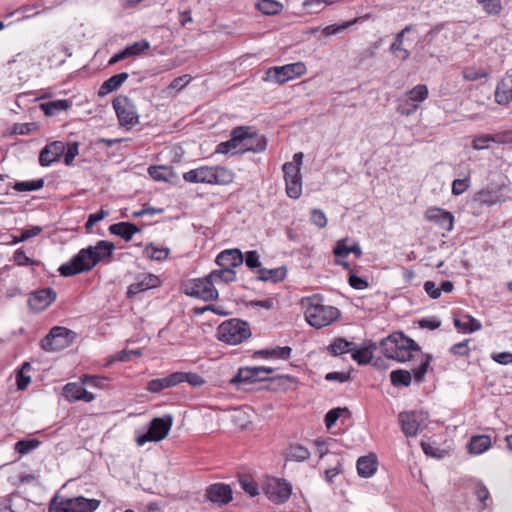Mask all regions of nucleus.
<instances>
[{
	"instance_id": "f257e3e1",
	"label": "nucleus",
	"mask_w": 512,
	"mask_h": 512,
	"mask_svg": "<svg viewBox=\"0 0 512 512\" xmlns=\"http://www.w3.org/2000/svg\"><path fill=\"white\" fill-rule=\"evenodd\" d=\"M115 245L106 240H100L95 246L81 249L68 262L59 268L60 275L70 277L92 270L99 262H105L112 257Z\"/></svg>"
},
{
	"instance_id": "f03ea898",
	"label": "nucleus",
	"mask_w": 512,
	"mask_h": 512,
	"mask_svg": "<svg viewBox=\"0 0 512 512\" xmlns=\"http://www.w3.org/2000/svg\"><path fill=\"white\" fill-rule=\"evenodd\" d=\"M266 148L264 136L252 131L250 127L239 126L232 130L228 141L217 145L215 152L220 154H238L244 152L259 153Z\"/></svg>"
},
{
	"instance_id": "7ed1b4c3",
	"label": "nucleus",
	"mask_w": 512,
	"mask_h": 512,
	"mask_svg": "<svg viewBox=\"0 0 512 512\" xmlns=\"http://www.w3.org/2000/svg\"><path fill=\"white\" fill-rule=\"evenodd\" d=\"M319 295L303 298L301 305L305 309V319L314 328L320 329L332 324L340 316L333 306L324 305Z\"/></svg>"
},
{
	"instance_id": "20e7f679",
	"label": "nucleus",
	"mask_w": 512,
	"mask_h": 512,
	"mask_svg": "<svg viewBox=\"0 0 512 512\" xmlns=\"http://www.w3.org/2000/svg\"><path fill=\"white\" fill-rule=\"evenodd\" d=\"M379 347L389 359L405 362L411 359L412 352L420 349L419 345L402 332H395L381 340Z\"/></svg>"
},
{
	"instance_id": "39448f33",
	"label": "nucleus",
	"mask_w": 512,
	"mask_h": 512,
	"mask_svg": "<svg viewBox=\"0 0 512 512\" xmlns=\"http://www.w3.org/2000/svg\"><path fill=\"white\" fill-rule=\"evenodd\" d=\"M234 177L232 170L223 166H201L183 174L186 182L210 185H228Z\"/></svg>"
},
{
	"instance_id": "423d86ee",
	"label": "nucleus",
	"mask_w": 512,
	"mask_h": 512,
	"mask_svg": "<svg viewBox=\"0 0 512 512\" xmlns=\"http://www.w3.org/2000/svg\"><path fill=\"white\" fill-rule=\"evenodd\" d=\"M250 336L249 324L237 318L226 320L217 328V338L229 345L240 344Z\"/></svg>"
},
{
	"instance_id": "0eeeda50",
	"label": "nucleus",
	"mask_w": 512,
	"mask_h": 512,
	"mask_svg": "<svg viewBox=\"0 0 512 512\" xmlns=\"http://www.w3.org/2000/svg\"><path fill=\"white\" fill-rule=\"evenodd\" d=\"M173 424L171 415L157 417L150 421L146 433L138 435L136 442L139 446H143L147 442H159L166 438Z\"/></svg>"
},
{
	"instance_id": "6e6552de",
	"label": "nucleus",
	"mask_w": 512,
	"mask_h": 512,
	"mask_svg": "<svg viewBox=\"0 0 512 512\" xmlns=\"http://www.w3.org/2000/svg\"><path fill=\"white\" fill-rule=\"evenodd\" d=\"M96 499H86L82 496L58 500L53 498L50 504L51 512H93L99 506Z\"/></svg>"
},
{
	"instance_id": "1a4fd4ad",
	"label": "nucleus",
	"mask_w": 512,
	"mask_h": 512,
	"mask_svg": "<svg viewBox=\"0 0 512 512\" xmlns=\"http://www.w3.org/2000/svg\"><path fill=\"white\" fill-rule=\"evenodd\" d=\"M428 94L426 85H416L405 94L404 98L399 100L396 111L403 116L414 114L420 108V104L427 99Z\"/></svg>"
},
{
	"instance_id": "9d476101",
	"label": "nucleus",
	"mask_w": 512,
	"mask_h": 512,
	"mask_svg": "<svg viewBox=\"0 0 512 512\" xmlns=\"http://www.w3.org/2000/svg\"><path fill=\"white\" fill-rule=\"evenodd\" d=\"M74 333L61 326L53 327L41 340V347L47 352L60 351L71 345Z\"/></svg>"
},
{
	"instance_id": "9b49d317",
	"label": "nucleus",
	"mask_w": 512,
	"mask_h": 512,
	"mask_svg": "<svg viewBox=\"0 0 512 512\" xmlns=\"http://www.w3.org/2000/svg\"><path fill=\"white\" fill-rule=\"evenodd\" d=\"M121 126L132 127L139 123V115L134 102L125 95H119L112 101Z\"/></svg>"
},
{
	"instance_id": "f8f14e48",
	"label": "nucleus",
	"mask_w": 512,
	"mask_h": 512,
	"mask_svg": "<svg viewBox=\"0 0 512 512\" xmlns=\"http://www.w3.org/2000/svg\"><path fill=\"white\" fill-rule=\"evenodd\" d=\"M184 292L190 297L203 301H213L219 297L218 290L208 276L190 280L185 284Z\"/></svg>"
},
{
	"instance_id": "ddd939ff",
	"label": "nucleus",
	"mask_w": 512,
	"mask_h": 512,
	"mask_svg": "<svg viewBox=\"0 0 512 512\" xmlns=\"http://www.w3.org/2000/svg\"><path fill=\"white\" fill-rule=\"evenodd\" d=\"M306 72V66L302 62L287 64L280 67H272L268 69L264 77L265 81L276 84H284Z\"/></svg>"
},
{
	"instance_id": "4468645a",
	"label": "nucleus",
	"mask_w": 512,
	"mask_h": 512,
	"mask_svg": "<svg viewBox=\"0 0 512 512\" xmlns=\"http://www.w3.org/2000/svg\"><path fill=\"white\" fill-rule=\"evenodd\" d=\"M274 369L267 366H255V367H244L240 368L237 374L232 378L231 383L242 385L251 384L255 382H262L269 380L270 378L264 376L265 374H271Z\"/></svg>"
},
{
	"instance_id": "2eb2a0df",
	"label": "nucleus",
	"mask_w": 512,
	"mask_h": 512,
	"mask_svg": "<svg viewBox=\"0 0 512 512\" xmlns=\"http://www.w3.org/2000/svg\"><path fill=\"white\" fill-rule=\"evenodd\" d=\"M282 169L287 196L292 199H298L302 194V175L300 168L296 164L285 163Z\"/></svg>"
},
{
	"instance_id": "dca6fc26",
	"label": "nucleus",
	"mask_w": 512,
	"mask_h": 512,
	"mask_svg": "<svg viewBox=\"0 0 512 512\" xmlns=\"http://www.w3.org/2000/svg\"><path fill=\"white\" fill-rule=\"evenodd\" d=\"M428 415L423 411L401 412L398 416L403 433L407 437L417 435L419 428L427 419Z\"/></svg>"
},
{
	"instance_id": "f3484780",
	"label": "nucleus",
	"mask_w": 512,
	"mask_h": 512,
	"mask_svg": "<svg viewBox=\"0 0 512 512\" xmlns=\"http://www.w3.org/2000/svg\"><path fill=\"white\" fill-rule=\"evenodd\" d=\"M292 487L285 480L271 479L265 488L267 497L274 503L281 504L286 502L291 495Z\"/></svg>"
},
{
	"instance_id": "a211bd4d",
	"label": "nucleus",
	"mask_w": 512,
	"mask_h": 512,
	"mask_svg": "<svg viewBox=\"0 0 512 512\" xmlns=\"http://www.w3.org/2000/svg\"><path fill=\"white\" fill-rule=\"evenodd\" d=\"M56 297L57 294L52 288H42L30 294L28 305L32 310L40 312L50 306L56 300Z\"/></svg>"
},
{
	"instance_id": "6ab92c4d",
	"label": "nucleus",
	"mask_w": 512,
	"mask_h": 512,
	"mask_svg": "<svg viewBox=\"0 0 512 512\" xmlns=\"http://www.w3.org/2000/svg\"><path fill=\"white\" fill-rule=\"evenodd\" d=\"M66 148V143L63 141H54L47 144L40 152L39 163L43 167L50 166L52 163L58 161L63 155Z\"/></svg>"
},
{
	"instance_id": "aec40b11",
	"label": "nucleus",
	"mask_w": 512,
	"mask_h": 512,
	"mask_svg": "<svg viewBox=\"0 0 512 512\" xmlns=\"http://www.w3.org/2000/svg\"><path fill=\"white\" fill-rule=\"evenodd\" d=\"M425 218L429 222L437 224L440 228L451 231L454 224V216L442 208L431 207L425 212Z\"/></svg>"
},
{
	"instance_id": "412c9836",
	"label": "nucleus",
	"mask_w": 512,
	"mask_h": 512,
	"mask_svg": "<svg viewBox=\"0 0 512 512\" xmlns=\"http://www.w3.org/2000/svg\"><path fill=\"white\" fill-rule=\"evenodd\" d=\"M160 283H161V281H160L159 277L154 274H151V273L140 274L137 277L136 282L132 283L128 287L127 296L129 298H131L140 292L158 287L160 285Z\"/></svg>"
},
{
	"instance_id": "4be33fe9",
	"label": "nucleus",
	"mask_w": 512,
	"mask_h": 512,
	"mask_svg": "<svg viewBox=\"0 0 512 512\" xmlns=\"http://www.w3.org/2000/svg\"><path fill=\"white\" fill-rule=\"evenodd\" d=\"M206 497L213 503L225 505L232 500V490L227 484H211L206 489Z\"/></svg>"
},
{
	"instance_id": "5701e85b",
	"label": "nucleus",
	"mask_w": 512,
	"mask_h": 512,
	"mask_svg": "<svg viewBox=\"0 0 512 512\" xmlns=\"http://www.w3.org/2000/svg\"><path fill=\"white\" fill-rule=\"evenodd\" d=\"M63 396L69 402L82 400L89 403L95 399V396L91 392H88L81 384L76 382L67 383L63 387Z\"/></svg>"
},
{
	"instance_id": "b1692460",
	"label": "nucleus",
	"mask_w": 512,
	"mask_h": 512,
	"mask_svg": "<svg viewBox=\"0 0 512 512\" xmlns=\"http://www.w3.org/2000/svg\"><path fill=\"white\" fill-rule=\"evenodd\" d=\"M244 256L239 249H228L218 254L216 263L219 267L233 269L240 266Z\"/></svg>"
},
{
	"instance_id": "393cba45",
	"label": "nucleus",
	"mask_w": 512,
	"mask_h": 512,
	"mask_svg": "<svg viewBox=\"0 0 512 512\" xmlns=\"http://www.w3.org/2000/svg\"><path fill=\"white\" fill-rule=\"evenodd\" d=\"M377 344L371 340L365 341L360 347L353 346L351 357L359 365L370 363L373 353L377 349Z\"/></svg>"
},
{
	"instance_id": "a878e982",
	"label": "nucleus",
	"mask_w": 512,
	"mask_h": 512,
	"mask_svg": "<svg viewBox=\"0 0 512 512\" xmlns=\"http://www.w3.org/2000/svg\"><path fill=\"white\" fill-rule=\"evenodd\" d=\"M109 232L113 235L121 237L125 241H130L134 234L140 232V229L134 223L119 222L110 225Z\"/></svg>"
},
{
	"instance_id": "bb28decb",
	"label": "nucleus",
	"mask_w": 512,
	"mask_h": 512,
	"mask_svg": "<svg viewBox=\"0 0 512 512\" xmlns=\"http://www.w3.org/2000/svg\"><path fill=\"white\" fill-rule=\"evenodd\" d=\"M129 74L127 72H122L116 75L111 76L109 79L105 80L99 88L98 95L103 97L122 86V84L128 79Z\"/></svg>"
},
{
	"instance_id": "cd10ccee",
	"label": "nucleus",
	"mask_w": 512,
	"mask_h": 512,
	"mask_svg": "<svg viewBox=\"0 0 512 512\" xmlns=\"http://www.w3.org/2000/svg\"><path fill=\"white\" fill-rule=\"evenodd\" d=\"M356 468L359 476L369 478L377 471V460L373 455L362 456L357 460Z\"/></svg>"
},
{
	"instance_id": "c85d7f7f",
	"label": "nucleus",
	"mask_w": 512,
	"mask_h": 512,
	"mask_svg": "<svg viewBox=\"0 0 512 512\" xmlns=\"http://www.w3.org/2000/svg\"><path fill=\"white\" fill-rule=\"evenodd\" d=\"M257 274V279L260 281H271L273 283H276L285 279L287 269L285 266H280L274 269H266L261 267L259 270H257Z\"/></svg>"
},
{
	"instance_id": "c756f323",
	"label": "nucleus",
	"mask_w": 512,
	"mask_h": 512,
	"mask_svg": "<svg viewBox=\"0 0 512 512\" xmlns=\"http://www.w3.org/2000/svg\"><path fill=\"white\" fill-rule=\"evenodd\" d=\"M491 447V438L488 435L472 436L467 448L471 454H482Z\"/></svg>"
},
{
	"instance_id": "7c9ffc66",
	"label": "nucleus",
	"mask_w": 512,
	"mask_h": 512,
	"mask_svg": "<svg viewBox=\"0 0 512 512\" xmlns=\"http://www.w3.org/2000/svg\"><path fill=\"white\" fill-rule=\"evenodd\" d=\"M454 325L457 329L465 333H473L482 328L481 322L468 314L463 315L461 319L455 318Z\"/></svg>"
},
{
	"instance_id": "2f4dec72",
	"label": "nucleus",
	"mask_w": 512,
	"mask_h": 512,
	"mask_svg": "<svg viewBox=\"0 0 512 512\" xmlns=\"http://www.w3.org/2000/svg\"><path fill=\"white\" fill-rule=\"evenodd\" d=\"M214 286L220 283H231L236 280V272L233 269L222 268L211 271L208 275Z\"/></svg>"
},
{
	"instance_id": "473e14b6",
	"label": "nucleus",
	"mask_w": 512,
	"mask_h": 512,
	"mask_svg": "<svg viewBox=\"0 0 512 512\" xmlns=\"http://www.w3.org/2000/svg\"><path fill=\"white\" fill-rule=\"evenodd\" d=\"M72 103L67 99H59L41 104V109L47 116H54L71 107Z\"/></svg>"
},
{
	"instance_id": "72a5a7b5",
	"label": "nucleus",
	"mask_w": 512,
	"mask_h": 512,
	"mask_svg": "<svg viewBox=\"0 0 512 512\" xmlns=\"http://www.w3.org/2000/svg\"><path fill=\"white\" fill-rule=\"evenodd\" d=\"M495 100L500 105L508 104L512 101V82L502 80L498 83L495 91Z\"/></svg>"
},
{
	"instance_id": "f704fd0d",
	"label": "nucleus",
	"mask_w": 512,
	"mask_h": 512,
	"mask_svg": "<svg viewBox=\"0 0 512 512\" xmlns=\"http://www.w3.org/2000/svg\"><path fill=\"white\" fill-rule=\"evenodd\" d=\"M310 457V451L299 444H291L286 451V459L290 461L302 462Z\"/></svg>"
},
{
	"instance_id": "c9c22d12",
	"label": "nucleus",
	"mask_w": 512,
	"mask_h": 512,
	"mask_svg": "<svg viewBox=\"0 0 512 512\" xmlns=\"http://www.w3.org/2000/svg\"><path fill=\"white\" fill-rule=\"evenodd\" d=\"M292 349L289 346H277L275 348L263 349L256 352V355L287 360L291 355Z\"/></svg>"
},
{
	"instance_id": "e433bc0d",
	"label": "nucleus",
	"mask_w": 512,
	"mask_h": 512,
	"mask_svg": "<svg viewBox=\"0 0 512 512\" xmlns=\"http://www.w3.org/2000/svg\"><path fill=\"white\" fill-rule=\"evenodd\" d=\"M258 10L265 15H277L283 10V5L276 0H259L257 3Z\"/></svg>"
},
{
	"instance_id": "4c0bfd02",
	"label": "nucleus",
	"mask_w": 512,
	"mask_h": 512,
	"mask_svg": "<svg viewBox=\"0 0 512 512\" xmlns=\"http://www.w3.org/2000/svg\"><path fill=\"white\" fill-rule=\"evenodd\" d=\"M148 173L156 181H170L174 176L173 169L169 166H151Z\"/></svg>"
},
{
	"instance_id": "58836bf2",
	"label": "nucleus",
	"mask_w": 512,
	"mask_h": 512,
	"mask_svg": "<svg viewBox=\"0 0 512 512\" xmlns=\"http://www.w3.org/2000/svg\"><path fill=\"white\" fill-rule=\"evenodd\" d=\"M353 346H355L354 342L347 341L343 338H337L333 341L332 344H330L328 350L331 354L338 356L347 352L352 353Z\"/></svg>"
},
{
	"instance_id": "ea45409f",
	"label": "nucleus",
	"mask_w": 512,
	"mask_h": 512,
	"mask_svg": "<svg viewBox=\"0 0 512 512\" xmlns=\"http://www.w3.org/2000/svg\"><path fill=\"white\" fill-rule=\"evenodd\" d=\"M44 186V179H36L31 181H18L13 185L14 190L17 192H30L37 191Z\"/></svg>"
},
{
	"instance_id": "a19ab883",
	"label": "nucleus",
	"mask_w": 512,
	"mask_h": 512,
	"mask_svg": "<svg viewBox=\"0 0 512 512\" xmlns=\"http://www.w3.org/2000/svg\"><path fill=\"white\" fill-rule=\"evenodd\" d=\"M390 380L394 386H409L411 373L407 370H394L390 373Z\"/></svg>"
},
{
	"instance_id": "79ce46f5",
	"label": "nucleus",
	"mask_w": 512,
	"mask_h": 512,
	"mask_svg": "<svg viewBox=\"0 0 512 512\" xmlns=\"http://www.w3.org/2000/svg\"><path fill=\"white\" fill-rule=\"evenodd\" d=\"M144 253L151 260L162 261V260H165L168 258L169 249L168 248H158V247H155L151 243L145 247Z\"/></svg>"
},
{
	"instance_id": "37998d69",
	"label": "nucleus",
	"mask_w": 512,
	"mask_h": 512,
	"mask_svg": "<svg viewBox=\"0 0 512 512\" xmlns=\"http://www.w3.org/2000/svg\"><path fill=\"white\" fill-rule=\"evenodd\" d=\"M476 200L488 206H492L500 201L499 193L491 190H481L476 195Z\"/></svg>"
},
{
	"instance_id": "c03bdc74",
	"label": "nucleus",
	"mask_w": 512,
	"mask_h": 512,
	"mask_svg": "<svg viewBox=\"0 0 512 512\" xmlns=\"http://www.w3.org/2000/svg\"><path fill=\"white\" fill-rule=\"evenodd\" d=\"M432 361L431 355H426L425 359L414 369H412L414 380L420 384L424 381L425 375L428 371L430 362Z\"/></svg>"
},
{
	"instance_id": "a18cd8bd",
	"label": "nucleus",
	"mask_w": 512,
	"mask_h": 512,
	"mask_svg": "<svg viewBox=\"0 0 512 512\" xmlns=\"http://www.w3.org/2000/svg\"><path fill=\"white\" fill-rule=\"evenodd\" d=\"M491 142H496L495 136L490 134H481L474 137L472 147L475 150L488 149Z\"/></svg>"
},
{
	"instance_id": "49530a36",
	"label": "nucleus",
	"mask_w": 512,
	"mask_h": 512,
	"mask_svg": "<svg viewBox=\"0 0 512 512\" xmlns=\"http://www.w3.org/2000/svg\"><path fill=\"white\" fill-rule=\"evenodd\" d=\"M79 153V144L77 142H70L66 144L65 151L63 153L64 156V163L67 166H70L73 164V161L75 157Z\"/></svg>"
},
{
	"instance_id": "de8ad7c7",
	"label": "nucleus",
	"mask_w": 512,
	"mask_h": 512,
	"mask_svg": "<svg viewBox=\"0 0 512 512\" xmlns=\"http://www.w3.org/2000/svg\"><path fill=\"white\" fill-rule=\"evenodd\" d=\"M40 442L36 439L20 440L15 445V450L20 454H27L37 448Z\"/></svg>"
},
{
	"instance_id": "09e8293b",
	"label": "nucleus",
	"mask_w": 512,
	"mask_h": 512,
	"mask_svg": "<svg viewBox=\"0 0 512 512\" xmlns=\"http://www.w3.org/2000/svg\"><path fill=\"white\" fill-rule=\"evenodd\" d=\"M243 262H245L246 266L251 270H259L261 268L260 257L257 251L251 250L246 252Z\"/></svg>"
},
{
	"instance_id": "8fccbe9b",
	"label": "nucleus",
	"mask_w": 512,
	"mask_h": 512,
	"mask_svg": "<svg viewBox=\"0 0 512 512\" xmlns=\"http://www.w3.org/2000/svg\"><path fill=\"white\" fill-rule=\"evenodd\" d=\"M109 215V212L104 210V209H100L99 211L95 212V213H92L88 216V219L85 223V229L87 232H90L93 228V226L103 220L106 216Z\"/></svg>"
},
{
	"instance_id": "3c124183",
	"label": "nucleus",
	"mask_w": 512,
	"mask_h": 512,
	"mask_svg": "<svg viewBox=\"0 0 512 512\" xmlns=\"http://www.w3.org/2000/svg\"><path fill=\"white\" fill-rule=\"evenodd\" d=\"M239 483L241 488L250 496L254 497L259 494L258 485L252 479L243 477L239 480Z\"/></svg>"
},
{
	"instance_id": "603ef678",
	"label": "nucleus",
	"mask_w": 512,
	"mask_h": 512,
	"mask_svg": "<svg viewBox=\"0 0 512 512\" xmlns=\"http://www.w3.org/2000/svg\"><path fill=\"white\" fill-rule=\"evenodd\" d=\"M38 125L34 122L30 123H17L13 127V132L18 135H29L36 131Z\"/></svg>"
},
{
	"instance_id": "864d4df0",
	"label": "nucleus",
	"mask_w": 512,
	"mask_h": 512,
	"mask_svg": "<svg viewBox=\"0 0 512 512\" xmlns=\"http://www.w3.org/2000/svg\"><path fill=\"white\" fill-rule=\"evenodd\" d=\"M346 408H334L325 415V424L327 428L334 426L342 413L346 412Z\"/></svg>"
},
{
	"instance_id": "5fc2aeb1",
	"label": "nucleus",
	"mask_w": 512,
	"mask_h": 512,
	"mask_svg": "<svg viewBox=\"0 0 512 512\" xmlns=\"http://www.w3.org/2000/svg\"><path fill=\"white\" fill-rule=\"evenodd\" d=\"M482 6L489 15H499L502 10L501 0H485Z\"/></svg>"
},
{
	"instance_id": "6e6d98bb",
	"label": "nucleus",
	"mask_w": 512,
	"mask_h": 512,
	"mask_svg": "<svg viewBox=\"0 0 512 512\" xmlns=\"http://www.w3.org/2000/svg\"><path fill=\"white\" fill-rule=\"evenodd\" d=\"M311 222L319 228H324L327 225V217L320 209L311 210Z\"/></svg>"
},
{
	"instance_id": "4d7b16f0",
	"label": "nucleus",
	"mask_w": 512,
	"mask_h": 512,
	"mask_svg": "<svg viewBox=\"0 0 512 512\" xmlns=\"http://www.w3.org/2000/svg\"><path fill=\"white\" fill-rule=\"evenodd\" d=\"M348 239H340L337 241L336 246L333 249V253L336 257L345 258L350 254L349 248L347 245Z\"/></svg>"
},
{
	"instance_id": "13d9d810",
	"label": "nucleus",
	"mask_w": 512,
	"mask_h": 512,
	"mask_svg": "<svg viewBox=\"0 0 512 512\" xmlns=\"http://www.w3.org/2000/svg\"><path fill=\"white\" fill-rule=\"evenodd\" d=\"M469 342H470V340L466 339L462 342L454 344L450 348V352L456 356H468L469 351H470V349L468 347Z\"/></svg>"
},
{
	"instance_id": "bf43d9fd",
	"label": "nucleus",
	"mask_w": 512,
	"mask_h": 512,
	"mask_svg": "<svg viewBox=\"0 0 512 512\" xmlns=\"http://www.w3.org/2000/svg\"><path fill=\"white\" fill-rule=\"evenodd\" d=\"M348 282L352 288L357 290H363L368 287L367 280L357 276L352 271H350Z\"/></svg>"
},
{
	"instance_id": "052dcab7",
	"label": "nucleus",
	"mask_w": 512,
	"mask_h": 512,
	"mask_svg": "<svg viewBox=\"0 0 512 512\" xmlns=\"http://www.w3.org/2000/svg\"><path fill=\"white\" fill-rule=\"evenodd\" d=\"M475 494L477 496V499L481 502L482 508H486L488 506L486 501L489 498V491L487 487L482 483H478L475 486Z\"/></svg>"
},
{
	"instance_id": "680f3d73",
	"label": "nucleus",
	"mask_w": 512,
	"mask_h": 512,
	"mask_svg": "<svg viewBox=\"0 0 512 512\" xmlns=\"http://www.w3.org/2000/svg\"><path fill=\"white\" fill-rule=\"evenodd\" d=\"M191 79H192V77L189 74H185V75L176 77L170 83L168 88L180 91L191 81Z\"/></svg>"
},
{
	"instance_id": "e2e57ef3",
	"label": "nucleus",
	"mask_w": 512,
	"mask_h": 512,
	"mask_svg": "<svg viewBox=\"0 0 512 512\" xmlns=\"http://www.w3.org/2000/svg\"><path fill=\"white\" fill-rule=\"evenodd\" d=\"M184 382L192 387H200L205 383V380L197 373L184 372Z\"/></svg>"
},
{
	"instance_id": "0e129e2a",
	"label": "nucleus",
	"mask_w": 512,
	"mask_h": 512,
	"mask_svg": "<svg viewBox=\"0 0 512 512\" xmlns=\"http://www.w3.org/2000/svg\"><path fill=\"white\" fill-rule=\"evenodd\" d=\"M391 52L399 59L406 60L410 56V52L403 47V44L393 43L390 47Z\"/></svg>"
},
{
	"instance_id": "69168bd1",
	"label": "nucleus",
	"mask_w": 512,
	"mask_h": 512,
	"mask_svg": "<svg viewBox=\"0 0 512 512\" xmlns=\"http://www.w3.org/2000/svg\"><path fill=\"white\" fill-rule=\"evenodd\" d=\"M469 187L468 179H455L452 183V193L454 195H460L464 193Z\"/></svg>"
},
{
	"instance_id": "338daca9",
	"label": "nucleus",
	"mask_w": 512,
	"mask_h": 512,
	"mask_svg": "<svg viewBox=\"0 0 512 512\" xmlns=\"http://www.w3.org/2000/svg\"><path fill=\"white\" fill-rule=\"evenodd\" d=\"M149 48V43L147 41H139L135 42L133 45L127 46L125 48L126 51H130L129 56L138 55L144 50Z\"/></svg>"
},
{
	"instance_id": "774afa93",
	"label": "nucleus",
	"mask_w": 512,
	"mask_h": 512,
	"mask_svg": "<svg viewBox=\"0 0 512 512\" xmlns=\"http://www.w3.org/2000/svg\"><path fill=\"white\" fill-rule=\"evenodd\" d=\"M491 358L498 364L508 365L512 364V353L511 352H500L491 355Z\"/></svg>"
}]
</instances>
